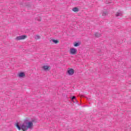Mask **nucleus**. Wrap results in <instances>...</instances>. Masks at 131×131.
<instances>
[{
	"label": "nucleus",
	"instance_id": "obj_1",
	"mask_svg": "<svg viewBox=\"0 0 131 131\" xmlns=\"http://www.w3.org/2000/svg\"><path fill=\"white\" fill-rule=\"evenodd\" d=\"M16 126L18 128V130L27 131V129H32L33 127V123L31 121H28V120H26L21 125H19V123H16Z\"/></svg>",
	"mask_w": 131,
	"mask_h": 131
},
{
	"label": "nucleus",
	"instance_id": "obj_2",
	"mask_svg": "<svg viewBox=\"0 0 131 131\" xmlns=\"http://www.w3.org/2000/svg\"><path fill=\"white\" fill-rule=\"evenodd\" d=\"M69 53L70 55H76L77 54V49L74 48L70 49Z\"/></svg>",
	"mask_w": 131,
	"mask_h": 131
},
{
	"label": "nucleus",
	"instance_id": "obj_3",
	"mask_svg": "<svg viewBox=\"0 0 131 131\" xmlns=\"http://www.w3.org/2000/svg\"><path fill=\"white\" fill-rule=\"evenodd\" d=\"M26 37H27L26 35L18 36L15 38V40H22L23 39H25Z\"/></svg>",
	"mask_w": 131,
	"mask_h": 131
},
{
	"label": "nucleus",
	"instance_id": "obj_4",
	"mask_svg": "<svg viewBox=\"0 0 131 131\" xmlns=\"http://www.w3.org/2000/svg\"><path fill=\"white\" fill-rule=\"evenodd\" d=\"M42 69H43V70H44V71H49L50 69V66L48 65V64H45L44 66H43L41 67Z\"/></svg>",
	"mask_w": 131,
	"mask_h": 131
},
{
	"label": "nucleus",
	"instance_id": "obj_5",
	"mask_svg": "<svg viewBox=\"0 0 131 131\" xmlns=\"http://www.w3.org/2000/svg\"><path fill=\"white\" fill-rule=\"evenodd\" d=\"M67 72L69 75H73L74 74V70L73 69H69Z\"/></svg>",
	"mask_w": 131,
	"mask_h": 131
},
{
	"label": "nucleus",
	"instance_id": "obj_6",
	"mask_svg": "<svg viewBox=\"0 0 131 131\" xmlns=\"http://www.w3.org/2000/svg\"><path fill=\"white\" fill-rule=\"evenodd\" d=\"M17 76L19 77V78H24V77H25V73L24 72L19 73Z\"/></svg>",
	"mask_w": 131,
	"mask_h": 131
},
{
	"label": "nucleus",
	"instance_id": "obj_7",
	"mask_svg": "<svg viewBox=\"0 0 131 131\" xmlns=\"http://www.w3.org/2000/svg\"><path fill=\"white\" fill-rule=\"evenodd\" d=\"M116 17H121V16H122V12L121 11H118L116 13Z\"/></svg>",
	"mask_w": 131,
	"mask_h": 131
},
{
	"label": "nucleus",
	"instance_id": "obj_8",
	"mask_svg": "<svg viewBox=\"0 0 131 131\" xmlns=\"http://www.w3.org/2000/svg\"><path fill=\"white\" fill-rule=\"evenodd\" d=\"M72 11L73 12H79V9L77 7H74L72 9Z\"/></svg>",
	"mask_w": 131,
	"mask_h": 131
},
{
	"label": "nucleus",
	"instance_id": "obj_9",
	"mask_svg": "<svg viewBox=\"0 0 131 131\" xmlns=\"http://www.w3.org/2000/svg\"><path fill=\"white\" fill-rule=\"evenodd\" d=\"M95 36H96V37H100V36H101V34L96 33L95 34Z\"/></svg>",
	"mask_w": 131,
	"mask_h": 131
},
{
	"label": "nucleus",
	"instance_id": "obj_10",
	"mask_svg": "<svg viewBox=\"0 0 131 131\" xmlns=\"http://www.w3.org/2000/svg\"><path fill=\"white\" fill-rule=\"evenodd\" d=\"M35 38L36 39H39V38H40V36H39L38 35H37L35 36Z\"/></svg>",
	"mask_w": 131,
	"mask_h": 131
},
{
	"label": "nucleus",
	"instance_id": "obj_11",
	"mask_svg": "<svg viewBox=\"0 0 131 131\" xmlns=\"http://www.w3.org/2000/svg\"><path fill=\"white\" fill-rule=\"evenodd\" d=\"M74 47H79V44L78 42H75L74 43Z\"/></svg>",
	"mask_w": 131,
	"mask_h": 131
},
{
	"label": "nucleus",
	"instance_id": "obj_12",
	"mask_svg": "<svg viewBox=\"0 0 131 131\" xmlns=\"http://www.w3.org/2000/svg\"><path fill=\"white\" fill-rule=\"evenodd\" d=\"M53 42H54V43H58V42H59V41L57 40H52Z\"/></svg>",
	"mask_w": 131,
	"mask_h": 131
},
{
	"label": "nucleus",
	"instance_id": "obj_13",
	"mask_svg": "<svg viewBox=\"0 0 131 131\" xmlns=\"http://www.w3.org/2000/svg\"><path fill=\"white\" fill-rule=\"evenodd\" d=\"M107 15V12H103L102 14V16H106Z\"/></svg>",
	"mask_w": 131,
	"mask_h": 131
},
{
	"label": "nucleus",
	"instance_id": "obj_14",
	"mask_svg": "<svg viewBox=\"0 0 131 131\" xmlns=\"http://www.w3.org/2000/svg\"><path fill=\"white\" fill-rule=\"evenodd\" d=\"M74 99H75V96H73V97L72 98V100H74Z\"/></svg>",
	"mask_w": 131,
	"mask_h": 131
},
{
	"label": "nucleus",
	"instance_id": "obj_15",
	"mask_svg": "<svg viewBox=\"0 0 131 131\" xmlns=\"http://www.w3.org/2000/svg\"><path fill=\"white\" fill-rule=\"evenodd\" d=\"M38 21H40V19H38Z\"/></svg>",
	"mask_w": 131,
	"mask_h": 131
}]
</instances>
